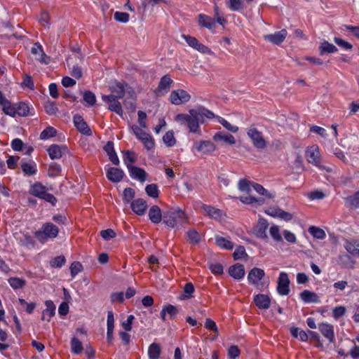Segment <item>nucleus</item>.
Segmentation results:
<instances>
[{
	"label": "nucleus",
	"instance_id": "69168bd1",
	"mask_svg": "<svg viewBox=\"0 0 359 359\" xmlns=\"http://www.w3.org/2000/svg\"><path fill=\"white\" fill-rule=\"evenodd\" d=\"M18 302L20 305L25 306V310L28 313H32L36 307L35 303H28L24 299L19 298Z\"/></svg>",
	"mask_w": 359,
	"mask_h": 359
},
{
	"label": "nucleus",
	"instance_id": "774afa93",
	"mask_svg": "<svg viewBox=\"0 0 359 359\" xmlns=\"http://www.w3.org/2000/svg\"><path fill=\"white\" fill-rule=\"evenodd\" d=\"M245 255H247V254L245 248L242 245L237 247L233 253V257L235 260L240 259Z\"/></svg>",
	"mask_w": 359,
	"mask_h": 359
},
{
	"label": "nucleus",
	"instance_id": "0e129e2a",
	"mask_svg": "<svg viewBox=\"0 0 359 359\" xmlns=\"http://www.w3.org/2000/svg\"><path fill=\"white\" fill-rule=\"evenodd\" d=\"M65 262L64 256H57L50 262V266L53 268H60L65 264Z\"/></svg>",
	"mask_w": 359,
	"mask_h": 359
},
{
	"label": "nucleus",
	"instance_id": "f03ea898",
	"mask_svg": "<svg viewBox=\"0 0 359 359\" xmlns=\"http://www.w3.org/2000/svg\"><path fill=\"white\" fill-rule=\"evenodd\" d=\"M163 222L167 226L175 228L187 222V217L181 209H172L163 213Z\"/></svg>",
	"mask_w": 359,
	"mask_h": 359
},
{
	"label": "nucleus",
	"instance_id": "5fc2aeb1",
	"mask_svg": "<svg viewBox=\"0 0 359 359\" xmlns=\"http://www.w3.org/2000/svg\"><path fill=\"white\" fill-rule=\"evenodd\" d=\"M163 142L168 147H172L175 144L176 140L172 131L167 132L163 137Z\"/></svg>",
	"mask_w": 359,
	"mask_h": 359
},
{
	"label": "nucleus",
	"instance_id": "c756f323",
	"mask_svg": "<svg viewBox=\"0 0 359 359\" xmlns=\"http://www.w3.org/2000/svg\"><path fill=\"white\" fill-rule=\"evenodd\" d=\"M124 173L122 170L116 168H110L107 172V178L113 182H118L122 180Z\"/></svg>",
	"mask_w": 359,
	"mask_h": 359
},
{
	"label": "nucleus",
	"instance_id": "f704fd0d",
	"mask_svg": "<svg viewBox=\"0 0 359 359\" xmlns=\"http://www.w3.org/2000/svg\"><path fill=\"white\" fill-rule=\"evenodd\" d=\"M213 139L217 142L224 141L229 144H234L236 143V140L232 135L226 134L223 132L216 133L213 136Z\"/></svg>",
	"mask_w": 359,
	"mask_h": 359
},
{
	"label": "nucleus",
	"instance_id": "37998d69",
	"mask_svg": "<svg viewBox=\"0 0 359 359\" xmlns=\"http://www.w3.org/2000/svg\"><path fill=\"white\" fill-rule=\"evenodd\" d=\"M71 349L75 354L81 353L83 349L82 343L75 337L71 340Z\"/></svg>",
	"mask_w": 359,
	"mask_h": 359
},
{
	"label": "nucleus",
	"instance_id": "dca6fc26",
	"mask_svg": "<svg viewBox=\"0 0 359 359\" xmlns=\"http://www.w3.org/2000/svg\"><path fill=\"white\" fill-rule=\"evenodd\" d=\"M318 329L322 334L329 340L330 342L334 343L335 341L334 327L329 323H320Z\"/></svg>",
	"mask_w": 359,
	"mask_h": 359
},
{
	"label": "nucleus",
	"instance_id": "58836bf2",
	"mask_svg": "<svg viewBox=\"0 0 359 359\" xmlns=\"http://www.w3.org/2000/svg\"><path fill=\"white\" fill-rule=\"evenodd\" d=\"M1 106L4 114L12 117L15 116V105L12 104L8 100H4Z\"/></svg>",
	"mask_w": 359,
	"mask_h": 359
},
{
	"label": "nucleus",
	"instance_id": "09e8293b",
	"mask_svg": "<svg viewBox=\"0 0 359 359\" xmlns=\"http://www.w3.org/2000/svg\"><path fill=\"white\" fill-rule=\"evenodd\" d=\"M228 8L233 11H238L243 8L242 0H229L226 4Z\"/></svg>",
	"mask_w": 359,
	"mask_h": 359
},
{
	"label": "nucleus",
	"instance_id": "6e6d98bb",
	"mask_svg": "<svg viewBox=\"0 0 359 359\" xmlns=\"http://www.w3.org/2000/svg\"><path fill=\"white\" fill-rule=\"evenodd\" d=\"M240 201L245 204H252L254 203H257L259 204H263L264 203V199L262 198H256L254 196H241Z\"/></svg>",
	"mask_w": 359,
	"mask_h": 359
},
{
	"label": "nucleus",
	"instance_id": "4d7b16f0",
	"mask_svg": "<svg viewBox=\"0 0 359 359\" xmlns=\"http://www.w3.org/2000/svg\"><path fill=\"white\" fill-rule=\"evenodd\" d=\"M83 100L89 105L93 106L96 102L95 94L91 91H85L83 95Z\"/></svg>",
	"mask_w": 359,
	"mask_h": 359
},
{
	"label": "nucleus",
	"instance_id": "a211bd4d",
	"mask_svg": "<svg viewBox=\"0 0 359 359\" xmlns=\"http://www.w3.org/2000/svg\"><path fill=\"white\" fill-rule=\"evenodd\" d=\"M47 151L51 159H59L67 151V148L65 146L52 144L47 149Z\"/></svg>",
	"mask_w": 359,
	"mask_h": 359
},
{
	"label": "nucleus",
	"instance_id": "6e6552de",
	"mask_svg": "<svg viewBox=\"0 0 359 359\" xmlns=\"http://www.w3.org/2000/svg\"><path fill=\"white\" fill-rule=\"evenodd\" d=\"M190 95L182 89H178L171 92L170 100L172 104L180 105L187 102L190 100Z\"/></svg>",
	"mask_w": 359,
	"mask_h": 359
},
{
	"label": "nucleus",
	"instance_id": "bb28decb",
	"mask_svg": "<svg viewBox=\"0 0 359 359\" xmlns=\"http://www.w3.org/2000/svg\"><path fill=\"white\" fill-rule=\"evenodd\" d=\"M229 273L233 278L240 280L245 275L244 266L241 264H236L229 267Z\"/></svg>",
	"mask_w": 359,
	"mask_h": 359
},
{
	"label": "nucleus",
	"instance_id": "ddd939ff",
	"mask_svg": "<svg viewBox=\"0 0 359 359\" xmlns=\"http://www.w3.org/2000/svg\"><path fill=\"white\" fill-rule=\"evenodd\" d=\"M74 123L77 130L86 135H91L92 131L81 116L76 114L74 116Z\"/></svg>",
	"mask_w": 359,
	"mask_h": 359
},
{
	"label": "nucleus",
	"instance_id": "cd10ccee",
	"mask_svg": "<svg viewBox=\"0 0 359 359\" xmlns=\"http://www.w3.org/2000/svg\"><path fill=\"white\" fill-rule=\"evenodd\" d=\"M198 23L200 26L205 27L209 30H212L215 27V20L205 14L198 15Z\"/></svg>",
	"mask_w": 359,
	"mask_h": 359
},
{
	"label": "nucleus",
	"instance_id": "9d476101",
	"mask_svg": "<svg viewBox=\"0 0 359 359\" xmlns=\"http://www.w3.org/2000/svg\"><path fill=\"white\" fill-rule=\"evenodd\" d=\"M290 280L288 276L285 272H281L279 275L277 291L280 295H287L290 292Z\"/></svg>",
	"mask_w": 359,
	"mask_h": 359
},
{
	"label": "nucleus",
	"instance_id": "3c124183",
	"mask_svg": "<svg viewBox=\"0 0 359 359\" xmlns=\"http://www.w3.org/2000/svg\"><path fill=\"white\" fill-rule=\"evenodd\" d=\"M123 161L126 163V166L128 165H132V163L136 161V158L135 156V153L132 151L127 150L123 152Z\"/></svg>",
	"mask_w": 359,
	"mask_h": 359
},
{
	"label": "nucleus",
	"instance_id": "423d86ee",
	"mask_svg": "<svg viewBox=\"0 0 359 359\" xmlns=\"http://www.w3.org/2000/svg\"><path fill=\"white\" fill-rule=\"evenodd\" d=\"M182 37L186 41L188 45L192 48L198 50V52L207 54L212 55V52L208 46L199 42V41L190 35L182 34Z\"/></svg>",
	"mask_w": 359,
	"mask_h": 359
},
{
	"label": "nucleus",
	"instance_id": "1a4fd4ad",
	"mask_svg": "<svg viewBox=\"0 0 359 359\" xmlns=\"http://www.w3.org/2000/svg\"><path fill=\"white\" fill-rule=\"evenodd\" d=\"M306 158L309 163L313 164L320 168L324 169L323 166L320 165V151L316 145H313L307 149L306 151Z\"/></svg>",
	"mask_w": 359,
	"mask_h": 359
},
{
	"label": "nucleus",
	"instance_id": "20e7f679",
	"mask_svg": "<svg viewBox=\"0 0 359 359\" xmlns=\"http://www.w3.org/2000/svg\"><path fill=\"white\" fill-rule=\"evenodd\" d=\"M29 193L35 197L43 199L51 205H55L57 198L50 193L47 192L46 187L41 182H35L30 187Z\"/></svg>",
	"mask_w": 359,
	"mask_h": 359
},
{
	"label": "nucleus",
	"instance_id": "79ce46f5",
	"mask_svg": "<svg viewBox=\"0 0 359 359\" xmlns=\"http://www.w3.org/2000/svg\"><path fill=\"white\" fill-rule=\"evenodd\" d=\"M320 55L324 54L325 53H334L337 50V48L327 41L323 42L320 46Z\"/></svg>",
	"mask_w": 359,
	"mask_h": 359
},
{
	"label": "nucleus",
	"instance_id": "c9c22d12",
	"mask_svg": "<svg viewBox=\"0 0 359 359\" xmlns=\"http://www.w3.org/2000/svg\"><path fill=\"white\" fill-rule=\"evenodd\" d=\"M21 168L24 175L26 176L34 175L37 172L36 165L34 162H22Z\"/></svg>",
	"mask_w": 359,
	"mask_h": 359
},
{
	"label": "nucleus",
	"instance_id": "39448f33",
	"mask_svg": "<svg viewBox=\"0 0 359 359\" xmlns=\"http://www.w3.org/2000/svg\"><path fill=\"white\" fill-rule=\"evenodd\" d=\"M247 135L255 148L264 149L266 147V141L264 138L262 133L258 130L255 125H251L247 128Z\"/></svg>",
	"mask_w": 359,
	"mask_h": 359
},
{
	"label": "nucleus",
	"instance_id": "ea45409f",
	"mask_svg": "<svg viewBox=\"0 0 359 359\" xmlns=\"http://www.w3.org/2000/svg\"><path fill=\"white\" fill-rule=\"evenodd\" d=\"M215 243L218 246L224 249L232 250L233 248V245L230 241L222 236H216Z\"/></svg>",
	"mask_w": 359,
	"mask_h": 359
},
{
	"label": "nucleus",
	"instance_id": "680f3d73",
	"mask_svg": "<svg viewBox=\"0 0 359 359\" xmlns=\"http://www.w3.org/2000/svg\"><path fill=\"white\" fill-rule=\"evenodd\" d=\"M205 327L210 330L213 331L216 334V336L213 338V339H215L217 336H218L219 330H218L217 326L215 322L213 321L212 319L206 318L205 323Z\"/></svg>",
	"mask_w": 359,
	"mask_h": 359
},
{
	"label": "nucleus",
	"instance_id": "bf43d9fd",
	"mask_svg": "<svg viewBox=\"0 0 359 359\" xmlns=\"http://www.w3.org/2000/svg\"><path fill=\"white\" fill-rule=\"evenodd\" d=\"M187 234L189 241L193 243L196 244L201 241V236L195 229L189 230Z\"/></svg>",
	"mask_w": 359,
	"mask_h": 359
},
{
	"label": "nucleus",
	"instance_id": "9b49d317",
	"mask_svg": "<svg viewBox=\"0 0 359 359\" xmlns=\"http://www.w3.org/2000/svg\"><path fill=\"white\" fill-rule=\"evenodd\" d=\"M269 227V223L266 219L260 218L257 225L253 229V233L259 238H267L266 230Z\"/></svg>",
	"mask_w": 359,
	"mask_h": 359
},
{
	"label": "nucleus",
	"instance_id": "052dcab7",
	"mask_svg": "<svg viewBox=\"0 0 359 359\" xmlns=\"http://www.w3.org/2000/svg\"><path fill=\"white\" fill-rule=\"evenodd\" d=\"M114 18L115 20L119 22L126 23L129 20V14L124 12L116 11L114 13Z\"/></svg>",
	"mask_w": 359,
	"mask_h": 359
},
{
	"label": "nucleus",
	"instance_id": "603ef678",
	"mask_svg": "<svg viewBox=\"0 0 359 359\" xmlns=\"http://www.w3.org/2000/svg\"><path fill=\"white\" fill-rule=\"evenodd\" d=\"M184 294L181 297L182 299H189L192 297V294L194 292V286L191 283H187L183 287Z\"/></svg>",
	"mask_w": 359,
	"mask_h": 359
},
{
	"label": "nucleus",
	"instance_id": "aec40b11",
	"mask_svg": "<svg viewBox=\"0 0 359 359\" xmlns=\"http://www.w3.org/2000/svg\"><path fill=\"white\" fill-rule=\"evenodd\" d=\"M125 86H127V84L114 81L110 86L111 94L108 96H112L116 99L123 97L125 94Z\"/></svg>",
	"mask_w": 359,
	"mask_h": 359
},
{
	"label": "nucleus",
	"instance_id": "473e14b6",
	"mask_svg": "<svg viewBox=\"0 0 359 359\" xmlns=\"http://www.w3.org/2000/svg\"><path fill=\"white\" fill-rule=\"evenodd\" d=\"M344 248L353 257H359V242L358 241H346Z\"/></svg>",
	"mask_w": 359,
	"mask_h": 359
},
{
	"label": "nucleus",
	"instance_id": "8fccbe9b",
	"mask_svg": "<svg viewBox=\"0 0 359 359\" xmlns=\"http://www.w3.org/2000/svg\"><path fill=\"white\" fill-rule=\"evenodd\" d=\"M56 133L57 131L53 127L48 126L41 133L40 138L41 140H46L55 136Z\"/></svg>",
	"mask_w": 359,
	"mask_h": 359
},
{
	"label": "nucleus",
	"instance_id": "5701e85b",
	"mask_svg": "<svg viewBox=\"0 0 359 359\" xmlns=\"http://www.w3.org/2000/svg\"><path fill=\"white\" fill-rule=\"evenodd\" d=\"M265 275L264 271L259 268H253L248 273V280L252 284H257Z\"/></svg>",
	"mask_w": 359,
	"mask_h": 359
},
{
	"label": "nucleus",
	"instance_id": "c85d7f7f",
	"mask_svg": "<svg viewBox=\"0 0 359 359\" xmlns=\"http://www.w3.org/2000/svg\"><path fill=\"white\" fill-rule=\"evenodd\" d=\"M300 298L305 303H319L320 298L314 292L305 290L299 294Z\"/></svg>",
	"mask_w": 359,
	"mask_h": 359
},
{
	"label": "nucleus",
	"instance_id": "4c0bfd02",
	"mask_svg": "<svg viewBox=\"0 0 359 359\" xmlns=\"http://www.w3.org/2000/svg\"><path fill=\"white\" fill-rule=\"evenodd\" d=\"M345 202L348 207L352 208H359V190L351 196L345 198Z\"/></svg>",
	"mask_w": 359,
	"mask_h": 359
},
{
	"label": "nucleus",
	"instance_id": "f8f14e48",
	"mask_svg": "<svg viewBox=\"0 0 359 359\" xmlns=\"http://www.w3.org/2000/svg\"><path fill=\"white\" fill-rule=\"evenodd\" d=\"M287 35V30L285 29H283L280 31L276 32L273 34L264 35V39L273 44L279 45L283 41H284Z\"/></svg>",
	"mask_w": 359,
	"mask_h": 359
},
{
	"label": "nucleus",
	"instance_id": "4468645a",
	"mask_svg": "<svg viewBox=\"0 0 359 359\" xmlns=\"http://www.w3.org/2000/svg\"><path fill=\"white\" fill-rule=\"evenodd\" d=\"M31 52L36 56V60L41 63L48 64L50 57L46 55L41 45L39 43H35L31 49Z\"/></svg>",
	"mask_w": 359,
	"mask_h": 359
},
{
	"label": "nucleus",
	"instance_id": "13d9d810",
	"mask_svg": "<svg viewBox=\"0 0 359 359\" xmlns=\"http://www.w3.org/2000/svg\"><path fill=\"white\" fill-rule=\"evenodd\" d=\"M270 234L271 237L277 242L283 241L281 234L280 233L279 226L277 225H273L270 228Z\"/></svg>",
	"mask_w": 359,
	"mask_h": 359
},
{
	"label": "nucleus",
	"instance_id": "338daca9",
	"mask_svg": "<svg viewBox=\"0 0 359 359\" xmlns=\"http://www.w3.org/2000/svg\"><path fill=\"white\" fill-rule=\"evenodd\" d=\"M164 308L165 311L167 312V314L169 315L171 319H174L178 313V309L177 307L172 304H167L164 306Z\"/></svg>",
	"mask_w": 359,
	"mask_h": 359
},
{
	"label": "nucleus",
	"instance_id": "2eb2a0df",
	"mask_svg": "<svg viewBox=\"0 0 359 359\" xmlns=\"http://www.w3.org/2000/svg\"><path fill=\"white\" fill-rule=\"evenodd\" d=\"M102 99L104 102H107L109 103L108 109L110 111H114L117 114L122 116L123 115V109L121 103L117 100L116 98H114L112 96H107L102 95Z\"/></svg>",
	"mask_w": 359,
	"mask_h": 359
},
{
	"label": "nucleus",
	"instance_id": "b1692460",
	"mask_svg": "<svg viewBox=\"0 0 359 359\" xmlns=\"http://www.w3.org/2000/svg\"><path fill=\"white\" fill-rule=\"evenodd\" d=\"M128 169L129 170L130 175L133 178L137 179L140 182H143L146 180V172L140 168L128 165Z\"/></svg>",
	"mask_w": 359,
	"mask_h": 359
},
{
	"label": "nucleus",
	"instance_id": "4be33fe9",
	"mask_svg": "<svg viewBox=\"0 0 359 359\" xmlns=\"http://www.w3.org/2000/svg\"><path fill=\"white\" fill-rule=\"evenodd\" d=\"M161 3H166L165 0H143L142 5L139 6L138 10L142 13H145L147 11L151 12L154 10L155 6L158 5Z\"/></svg>",
	"mask_w": 359,
	"mask_h": 359
},
{
	"label": "nucleus",
	"instance_id": "412c9836",
	"mask_svg": "<svg viewBox=\"0 0 359 359\" xmlns=\"http://www.w3.org/2000/svg\"><path fill=\"white\" fill-rule=\"evenodd\" d=\"M194 147L196 150L204 154H210L215 149V144L210 141L196 142L194 144Z\"/></svg>",
	"mask_w": 359,
	"mask_h": 359
},
{
	"label": "nucleus",
	"instance_id": "0eeeda50",
	"mask_svg": "<svg viewBox=\"0 0 359 359\" xmlns=\"http://www.w3.org/2000/svg\"><path fill=\"white\" fill-rule=\"evenodd\" d=\"M132 129L135 136L143 142L147 149L149 150L154 147V140L149 134L147 133L137 126H133Z\"/></svg>",
	"mask_w": 359,
	"mask_h": 359
},
{
	"label": "nucleus",
	"instance_id": "c03bdc74",
	"mask_svg": "<svg viewBox=\"0 0 359 359\" xmlns=\"http://www.w3.org/2000/svg\"><path fill=\"white\" fill-rule=\"evenodd\" d=\"M145 191L147 194L150 197L154 198H157L158 197L159 190L157 184H150L147 185L145 187Z\"/></svg>",
	"mask_w": 359,
	"mask_h": 359
},
{
	"label": "nucleus",
	"instance_id": "393cba45",
	"mask_svg": "<svg viewBox=\"0 0 359 359\" xmlns=\"http://www.w3.org/2000/svg\"><path fill=\"white\" fill-rule=\"evenodd\" d=\"M46 309L43 311L41 320L50 321L51 318L55 314V306L51 300L45 302Z\"/></svg>",
	"mask_w": 359,
	"mask_h": 359
},
{
	"label": "nucleus",
	"instance_id": "72a5a7b5",
	"mask_svg": "<svg viewBox=\"0 0 359 359\" xmlns=\"http://www.w3.org/2000/svg\"><path fill=\"white\" fill-rule=\"evenodd\" d=\"M201 208L206 215L211 218L218 219L222 217V212L218 208L208 205H203Z\"/></svg>",
	"mask_w": 359,
	"mask_h": 359
},
{
	"label": "nucleus",
	"instance_id": "e433bc0d",
	"mask_svg": "<svg viewBox=\"0 0 359 359\" xmlns=\"http://www.w3.org/2000/svg\"><path fill=\"white\" fill-rule=\"evenodd\" d=\"M161 353V348L159 344L152 343L148 348V356L149 359H158Z\"/></svg>",
	"mask_w": 359,
	"mask_h": 359
},
{
	"label": "nucleus",
	"instance_id": "a18cd8bd",
	"mask_svg": "<svg viewBox=\"0 0 359 359\" xmlns=\"http://www.w3.org/2000/svg\"><path fill=\"white\" fill-rule=\"evenodd\" d=\"M10 285L15 290L22 288L25 285V280L22 278L12 277L8 279Z\"/></svg>",
	"mask_w": 359,
	"mask_h": 359
},
{
	"label": "nucleus",
	"instance_id": "f3484780",
	"mask_svg": "<svg viewBox=\"0 0 359 359\" xmlns=\"http://www.w3.org/2000/svg\"><path fill=\"white\" fill-rule=\"evenodd\" d=\"M130 208L135 214L143 215L147 209V203L145 200L137 198L130 203Z\"/></svg>",
	"mask_w": 359,
	"mask_h": 359
},
{
	"label": "nucleus",
	"instance_id": "e2e57ef3",
	"mask_svg": "<svg viewBox=\"0 0 359 359\" xmlns=\"http://www.w3.org/2000/svg\"><path fill=\"white\" fill-rule=\"evenodd\" d=\"M83 270L82 264L79 262H74L70 266L71 276L74 278Z\"/></svg>",
	"mask_w": 359,
	"mask_h": 359
},
{
	"label": "nucleus",
	"instance_id": "f257e3e1",
	"mask_svg": "<svg viewBox=\"0 0 359 359\" xmlns=\"http://www.w3.org/2000/svg\"><path fill=\"white\" fill-rule=\"evenodd\" d=\"M214 116L212 111L204 107L199 106L190 109L188 114H177L175 120L181 126H186L191 133L201 135L200 124L205 122V118L210 119Z\"/></svg>",
	"mask_w": 359,
	"mask_h": 359
},
{
	"label": "nucleus",
	"instance_id": "a878e982",
	"mask_svg": "<svg viewBox=\"0 0 359 359\" xmlns=\"http://www.w3.org/2000/svg\"><path fill=\"white\" fill-rule=\"evenodd\" d=\"M104 150L107 154L109 160L114 165L119 164V159L114 148V142L109 141L104 147Z\"/></svg>",
	"mask_w": 359,
	"mask_h": 359
},
{
	"label": "nucleus",
	"instance_id": "de8ad7c7",
	"mask_svg": "<svg viewBox=\"0 0 359 359\" xmlns=\"http://www.w3.org/2000/svg\"><path fill=\"white\" fill-rule=\"evenodd\" d=\"M135 191L133 189L128 187L126 188L123 193V200L125 203H131L135 198Z\"/></svg>",
	"mask_w": 359,
	"mask_h": 359
},
{
	"label": "nucleus",
	"instance_id": "49530a36",
	"mask_svg": "<svg viewBox=\"0 0 359 359\" xmlns=\"http://www.w3.org/2000/svg\"><path fill=\"white\" fill-rule=\"evenodd\" d=\"M309 231L316 238L323 239L325 237V232L319 227L311 226L309 229Z\"/></svg>",
	"mask_w": 359,
	"mask_h": 359
},
{
	"label": "nucleus",
	"instance_id": "a19ab883",
	"mask_svg": "<svg viewBox=\"0 0 359 359\" xmlns=\"http://www.w3.org/2000/svg\"><path fill=\"white\" fill-rule=\"evenodd\" d=\"M29 107L25 102H20L15 104V115L18 114L20 116H27L29 114Z\"/></svg>",
	"mask_w": 359,
	"mask_h": 359
},
{
	"label": "nucleus",
	"instance_id": "7c9ffc66",
	"mask_svg": "<svg viewBox=\"0 0 359 359\" xmlns=\"http://www.w3.org/2000/svg\"><path fill=\"white\" fill-rule=\"evenodd\" d=\"M149 218L154 224H158L163 219L161 210L158 205H153L149 211Z\"/></svg>",
	"mask_w": 359,
	"mask_h": 359
},
{
	"label": "nucleus",
	"instance_id": "7ed1b4c3",
	"mask_svg": "<svg viewBox=\"0 0 359 359\" xmlns=\"http://www.w3.org/2000/svg\"><path fill=\"white\" fill-rule=\"evenodd\" d=\"M59 233L58 228L50 222L45 223L42 225L41 230L34 233L35 237L42 243L47 241L48 238H54L57 236Z\"/></svg>",
	"mask_w": 359,
	"mask_h": 359
},
{
	"label": "nucleus",
	"instance_id": "864d4df0",
	"mask_svg": "<svg viewBox=\"0 0 359 359\" xmlns=\"http://www.w3.org/2000/svg\"><path fill=\"white\" fill-rule=\"evenodd\" d=\"M252 183L253 182L248 181L245 179H241L239 180L238 184V189L241 191H245L249 194L251 191L250 186H252Z\"/></svg>",
	"mask_w": 359,
	"mask_h": 359
},
{
	"label": "nucleus",
	"instance_id": "6ab92c4d",
	"mask_svg": "<svg viewBox=\"0 0 359 359\" xmlns=\"http://www.w3.org/2000/svg\"><path fill=\"white\" fill-rule=\"evenodd\" d=\"M172 83V80L168 76H163L159 82L158 86L156 90V93L158 95H164L167 93L170 88V85Z\"/></svg>",
	"mask_w": 359,
	"mask_h": 359
},
{
	"label": "nucleus",
	"instance_id": "2f4dec72",
	"mask_svg": "<svg viewBox=\"0 0 359 359\" xmlns=\"http://www.w3.org/2000/svg\"><path fill=\"white\" fill-rule=\"evenodd\" d=\"M254 302L259 309H269L271 304L270 298L265 294H259L254 297Z\"/></svg>",
	"mask_w": 359,
	"mask_h": 359
}]
</instances>
